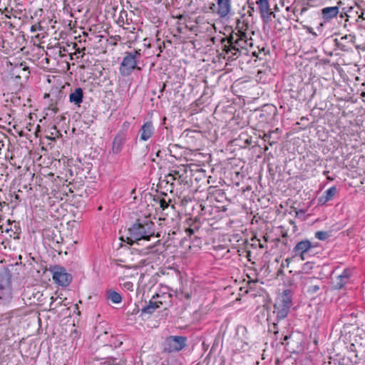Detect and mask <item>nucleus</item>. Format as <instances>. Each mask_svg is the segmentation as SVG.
<instances>
[{"label":"nucleus","mask_w":365,"mask_h":365,"mask_svg":"<svg viewBox=\"0 0 365 365\" xmlns=\"http://www.w3.org/2000/svg\"><path fill=\"white\" fill-rule=\"evenodd\" d=\"M242 24L240 26L241 22L238 20L235 29L237 31H232L229 36L221 40L222 51L228 55V58L235 59L242 54H247L249 48L252 47V38H249L245 32L247 24L245 29L244 21Z\"/></svg>","instance_id":"1"},{"label":"nucleus","mask_w":365,"mask_h":365,"mask_svg":"<svg viewBox=\"0 0 365 365\" xmlns=\"http://www.w3.org/2000/svg\"><path fill=\"white\" fill-rule=\"evenodd\" d=\"M154 227L155 224L150 221L133 225L128 230V243L130 245L136 243L137 245H145L143 254L149 253L150 250L160 242V240H158L153 244L145 245L147 242L150 241L151 237H160L159 234L155 235Z\"/></svg>","instance_id":"2"},{"label":"nucleus","mask_w":365,"mask_h":365,"mask_svg":"<svg viewBox=\"0 0 365 365\" xmlns=\"http://www.w3.org/2000/svg\"><path fill=\"white\" fill-rule=\"evenodd\" d=\"M292 306V298L286 290L279 297L274 304V313L276 314L277 322L273 323L274 334L278 333L277 329V324L284 319L288 314L289 309Z\"/></svg>","instance_id":"3"},{"label":"nucleus","mask_w":365,"mask_h":365,"mask_svg":"<svg viewBox=\"0 0 365 365\" xmlns=\"http://www.w3.org/2000/svg\"><path fill=\"white\" fill-rule=\"evenodd\" d=\"M13 298L11 274L8 269L0 272V304H9Z\"/></svg>","instance_id":"4"},{"label":"nucleus","mask_w":365,"mask_h":365,"mask_svg":"<svg viewBox=\"0 0 365 365\" xmlns=\"http://www.w3.org/2000/svg\"><path fill=\"white\" fill-rule=\"evenodd\" d=\"M140 56V53L138 51H135L133 53H126L119 68L120 73L123 76H129L136 68V59L137 58H139Z\"/></svg>","instance_id":"5"},{"label":"nucleus","mask_w":365,"mask_h":365,"mask_svg":"<svg viewBox=\"0 0 365 365\" xmlns=\"http://www.w3.org/2000/svg\"><path fill=\"white\" fill-rule=\"evenodd\" d=\"M49 271L52 273V278L54 282L61 287L68 286L72 280V276L63 267H51Z\"/></svg>","instance_id":"6"},{"label":"nucleus","mask_w":365,"mask_h":365,"mask_svg":"<svg viewBox=\"0 0 365 365\" xmlns=\"http://www.w3.org/2000/svg\"><path fill=\"white\" fill-rule=\"evenodd\" d=\"M186 337L170 336L167 337L164 342V350L168 353L179 351L186 345Z\"/></svg>","instance_id":"7"},{"label":"nucleus","mask_w":365,"mask_h":365,"mask_svg":"<svg viewBox=\"0 0 365 365\" xmlns=\"http://www.w3.org/2000/svg\"><path fill=\"white\" fill-rule=\"evenodd\" d=\"M302 284L304 291L309 295L317 294L323 287L322 281L317 277H306Z\"/></svg>","instance_id":"8"},{"label":"nucleus","mask_w":365,"mask_h":365,"mask_svg":"<svg viewBox=\"0 0 365 365\" xmlns=\"http://www.w3.org/2000/svg\"><path fill=\"white\" fill-rule=\"evenodd\" d=\"M315 247L309 240H304L297 243L293 248V252L294 256H299L302 260H304L305 255Z\"/></svg>","instance_id":"9"},{"label":"nucleus","mask_w":365,"mask_h":365,"mask_svg":"<svg viewBox=\"0 0 365 365\" xmlns=\"http://www.w3.org/2000/svg\"><path fill=\"white\" fill-rule=\"evenodd\" d=\"M231 1L232 0H217V15H218L220 18H226L231 13Z\"/></svg>","instance_id":"10"},{"label":"nucleus","mask_w":365,"mask_h":365,"mask_svg":"<svg viewBox=\"0 0 365 365\" xmlns=\"http://www.w3.org/2000/svg\"><path fill=\"white\" fill-rule=\"evenodd\" d=\"M125 140L126 134L125 132L120 131L118 133L113 141L112 151L114 154H118L120 153Z\"/></svg>","instance_id":"11"},{"label":"nucleus","mask_w":365,"mask_h":365,"mask_svg":"<svg viewBox=\"0 0 365 365\" xmlns=\"http://www.w3.org/2000/svg\"><path fill=\"white\" fill-rule=\"evenodd\" d=\"M256 4L263 19H268L270 16H275L274 13L271 11L268 0H257Z\"/></svg>","instance_id":"12"},{"label":"nucleus","mask_w":365,"mask_h":365,"mask_svg":"<svg viewBox=\"0 0 365 365\" xmlns=\"http://www.w3.org/2000/svg\"><path fill=\"white\" fill-rule=\"evenodd\" d=\"M350 273L348 269H344L343 272L338 275L336 279L333 281L334 289H340L344 284L349 281Z\"/></svg>","instance_id":"13"},{"label":"nucleus","mask_w":365,"mask_h":365,"mask_svg":"<svg viewBox=\"0 0 365 365\" xmlns=\"http://www.w3.org/2000/svg\"><path fill=\"white\" fill-rule=\"evenodd\" d=\"M154 128L151 122H146L139 130L140 140H148L153 134Z\"/></svg>","instance_id":"14"},{"label":"nucleus","mask_w":365,"mask_h":365,"mask_svg":"<svg viewBox=\"0 0 365 365\" xmlns=\"http://www.w3.org/2000/svg\"><path fill=\"white\" fill-rule=\"evenodd\" d=\"M0 227L2 229V232H5L6 233L9 234L10 237H13L14 239L19 238L18 230L19 227H17L16 224L13 227L12 222H11L9 220L7 221V224L6 225H2L0 226Z\"/></svg>","instance_id":"15"},{"label":"nucleus","mask_w":365,"mask_h":365,"mask_svg":"<svg viewBox=\"0 0 365 365\" xmlns=\"http://www.w3.org/2000/svg\"><path fill=\"white\" fill-rule=\"evenodd\" d=\"M354 43V36L352 35H345L342 36L339 41L337 43L338 46L342 51H348L350 48V46Z\"/></svg>","instance_id":"16"},{"label":"nucleus","mask_w":365,"mask_h":365,"mask_svg":"<svg viewBox=\"0 0 365 365\" xmlns=\"http://www.w3.org/2000/svg\"><path fill=\"white\" fill-rule=\"evenodd\" d=\"M83 91L81 88H76L73 92L69 94V101L71 103L77 105L78 106L83 101Z\"/></svg>","instance_id":"17"},{"label":"nucleus","mask_w":365,"mask_h":365,"mask_svg":"<svg viewBox=\"0 0 365 365\" xmlns=\"http://www.w3.org/2000/svg\"><path fill=\"white\" fill-rule=\"evenodd\" d=\"M337 189L335 186L331 187L324 192V194L319 197L318 202L320 205H325L327 202L333 199L336 193Z\"/></svg>","instance_id":"18"},{"label":"nucleus","mask_w":365,"mask_h":365,"mask_svg":"<svg viewBox=\"0 0 365 365\" xmlns=\"http://www.w3.org/2000/svg\"><path fill=\"white\" fill-rule=\"evenodd\" d=\"M339 13L338 6L326 7L322 10V18L324 21H329L334 17L336 16Z\"/></svg>","instance_id":"19"},{"label":"nucleus","mask_w":365,"mask_h":365,"mask_svg":"<svg viewBox=\"0 0 365 365\" xmlns=\"http://www.w3.org/2000/svg\"><path fill=\"white\" fill-rule=\"evenodd\" d=\"M162 304L161 302H153L152 300L150 301L149 304L144 307L142 309L143 313H147V314H152L157 308H158L160 306L159 304Z\"/></svg>","instance_id":"20"},{"label":"nucleus","mask_w":365,"mask_h":365,"mask_svg":"<svg viewBox=\"0 0 365 365\" xmlns=\"http://www.w3.org/2000/svg\"><path fill=\"white\" fill-rule=\"evenodd\" d=\"M107 299L114 304H118L121 302L122 297L119 293L113 290H109L107 292Z\"/></svg>","instance_id":"21"},{"label":"nucleus","mask_w":365,"mask_h":365,"mask_svg":"<svg viewBox=\"0 0 365 365\" xmlns=\"http://www.w3.org/2000/svg\"><path fill=\"white\" fill-rule=\"evenodd\" d=\"M348 358L353 364H359L362 360V356H359L358 351L351 350L349 352Z\"/></svg>","instance_id":"22"},{"label":"nucleus","mask_w":365,"mask_h":365,"mask_svg":"<svg viewBox=\"0 0 365 365\" xmlns=\"http://www.w3.org/2000/svg\"><path fill=\"white\" fill-rule=\"evenodd\" d=\"M120 287L127 291L133 292V283L130 281H125V278L121 277L120 279Z\"/></svg>","instance_id":"23"},{"label":"nucleus","mask_w":365,"mask_h":365,"mask_svg":"<svg viewBox=\"0 0 365 365\" xmlns=\"http://www.w3.org/2000/svg\"><path fill=\"white\" fill-rule=\"evenodd\" d=\"M103 364H107V365H125V361L122 359H119L118 360L117 359H115V358H109Z\"/></svg>","instance_id":"24"},{"label":"nucleus","mask_w":365,"mask_h":365,"mask_svg":"<svg viewBox=\"0 0 365 365\" xmlns=\"http://www.w3.org/2000/svg\"><path fill=\"white\" fill-rule=\"evenodd\" d=\"M330 235L328 232L325 231H318L315 233V237L320 240H327Z\"/></svg>","instance_id":"25"},{"label":"nucleus","mask_w":365,"mask_h":365,"mask_svg":"<svg viewBox=\"0 0 365 365\" xmlns=\"http://www.w3.org/2000/svg\"><path fill=\"white\" fill-rule=\"evenodd\" d=\"M314 267V263L311 262H307L303 264L302 267V272L304 273L309 272Z\"/></svg>","instance_id":"26"},{"label":"nucleus","mask_w":365,"mask_h":365,"mask_svg":"<svg viewBox=\"0 0 365 365\" xmlns=\"http://www.w3.org/2000/svg\"><path fill=\"white\" fill-rule=\"evenodd\" d=\"M159 205L162 210H165L169 206L168 202H167L164 198L159 200Z\"/></svg>","instance_id":"27"},{"label":"nucleus","mask_w":365,"mask_h":365,"mask_svg":"<svg viewBox=\"0 0 365 365\" xmlns=\"http://www.w3.org/2000/svg\"><path fill=\"white\" fill-rule=\"evenodd\" d=\"M271 134L272 133H266L264 135V137H263V139L265 142H267L270 145H272V144L274 143L273 141H271L270 140V138H271Z\"/></svg>","instance_id":"28"},{"label":"nucleus","mask_w":365,"mask_h":365,"mask_svg":"<svg viewBox=\"0 0 365 365\" xmlns=\"http://www.w3.org/2000/svg\"><path fill=\"white\" fill-rule=\"evenodd\" d=\"M287 19L294 20L297 22L299 21L298 16L295 14V9H292V15H288Z\"/></svg>","instance_id":"29"},{"label":"nucleus","mask_w":365,"mask_h":365,"mask_svg":"<svg viewBox=\"0 0 365 365\" xmlns=\"http://www.w3.org/2000/svg\"><path fill=\"white\" fill-rule=\"evenodd\" d=\"M360 11L359 19L365 21V9L362 8H358Z\"/></svg>","instance_id":"30"},{"label":"nucleus","mask_w":365,"mask_h":365,"mask_svg":"<svg viewBox=\"0 0 365 365\" xmlns=\"http://www.w3.org/2000/svg\"><path fill=\"white\" fill-rule=\"evenodd\" d=\"M217 4H211L210 6V9L215 14H217Z\"/></svg>","instance_id":"31"},{"label":"nucleus","mask_w":365,"mask_h":365,"mask_svg":"<svg viewBox=\"0 0 365 365\" xmlns=\"http://www.w3.org/2000/svg\"><path fill=\"white\" fill-rule=\"evenodd\" d=\"M254 11H255V7L250 6V8H248V10H247V14L249 15V16H252Z\"/></svg>","instance_id":"32"},{"label":"nucleus","mask_w":365,"mask_h":365,"mask_svg":"<svg viewBox=\"0 0 365 365\" xmlns=\"http://www.w3.org/2000/svg\"><path fill=\"white\" fill-rule=\"evenodd\" d=\"M186 233H187L189 236H190V235H192L194 233V231H193V230H192V229H190V228H187V229H186Z\"/></svg>","instance_id":"33"},{"label":"nucleus","mask_w":365,"mask_h":365,"mask_svg":"<svg viewBox=\"0 0 365 365\" xmlns=\"http://www.w3.org/2000/svg\"><path fill=\"white\" fill-rule=\"evenodd\" d=\"M247 4H248V8H250V6H254V3L252 1H250V0H247Z\"/></svg>","instance_id":"34"},{"label":"nucleus","mask_w":365,"mask_h":365,"mask_svg":"<svg viewBox=\"0 0 365 365\" xmlns=\"http://www.w3.org/2000/svg\"><path fill=\"white\" fill-rule=\"evenodd\" d=\"M358 8H361V7L356 6L355 12L358 15V18L359 19L360 11L358 9Z\"/></svg>","instance_id":"35"},{"label":"nucleus","mask_w":365,"mask_h":365,"mask_svg":"<svg viewBox=\"0 0 365 365\" xmlns=\"http://www.w3.org/2000/svg\"><path fill=\"white\" fill-rule=\"evenodd\" d=\"M292 9H294V8H292V6H287V7L286 8V10H287V11H291L292 12Z\"/></svg>","instance_id":"36"},{"label":"nucleus","mask_w":365,"mask_h":365,"mask_svg":"<svg viewBox=\"0 0 365 365\" xmlns=\"http://www.w3.org/2000/svg\"><path fill=\"white\" fill-rule=\"evenodd\" d=\"M51 299L52 301H51V304H50V308H51V307H52V304H53V297H51Z\"/></svg>","instance_id":"37"},{"label":"nucleus","mask_w":365,"mask_h":365,"mask_svg":"<svg viewBox=\"0 0 365 365\" xmlns=\"http://www.w3.org/2000/svg\"><path fill=\"white\" fill-rule=\"evenodd\" d=\"M306 10H307V9H306V8H304H304H302V10H301L300 14H302L304 11H306Z\"/></svg>","instance_id":"38"},{"label":"nucleus","mask_w":365,"mask_h":365,"mask_svg":"<svg viewBox=\"0 0 365 365\" xmlns=\"http://www.w3.org/2000/svg\"><path fill=\"white\" fill-rule=\"evenodd\" d=\"M308 31H309V33H312L313 35L316 36V34L312 32V30L309 28H308Z\"/></svg>","instance_id":"39"},{"label":"nucleus","mask_w":365,"mask_h":365,"mask_svg":"<svg viewBox=\"0 0 365 365\" xmlns=\"http://www.w3.org/2000/svg\"><path fill=\"white\" fill-rule=\"evenodd\" d=\"M361 96H363V97H365V92H362Z\"/></svg>","instance_id":"40"},{"label":"nucleus","mask_w":365,"mask_h":365,"mask_svg":"<svg viewBox=\"0 0 365 365\" xmlns=\"http://www.w3.org/2000/svg\"><path fill=\"white\" fill-rule=\"evenodd\" d=\"M169 176L173 177V180H175V178L173 177V175L172 174H170Z\"/></svg>","instance_id":"41"},{"label":"nucleus","mask_w":365,"mask_h":365,"mask_svg":"<svg viewBox=\"0 0 365 365\" xmlns=\"http://www.w3.org/2000/svg\"><path fill=\"white\" fill-rule=\"evenodd\" d=\"M9 318H10V317H6L5 319H6V320H7V319H9Z\"/></svg>","instance_id":"42"},{"label":"nucleus","mask_w":365,"mask_h":365,"mask_svg":"<svg viewBox=\"0 0 365 365\" xmlns=\"http://www.w3.org/2000/svg\"><path fill=\"white\" fill-rule=\"evenodd\" d=\"M106 0H102V2L104 3Z\"/></svg>","instance_id":"43"}]
</instances>
